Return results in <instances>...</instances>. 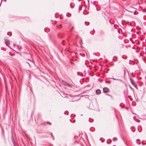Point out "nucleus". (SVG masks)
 <instances>
[{
    "instance_id": "1",
    "label": "nucleus",
    "mask_w": 146,
    "mask_h": 146,
    "mask_svg": "<svg viewBox=\"0 0 146 146\" xmlns=\"http://www.w3.org/2000/svg\"><path fill=\"white\" fill-rule=\"evenodd\" d=\"M103 91L104 93H107L109 92V90L107 88H104L103 89Z\"/></svg>"
},
{
    "instance_id": "16",
    "label": "nucleus",
    "mask_w": 146,
    "mask_h": 146,
    "mask_svg": "<svg viewBox=\"0 0 146 146\" xmlns=\"http://www.w3.org/2000/svg\"><path fill=\"white\" fill-rule=\"evenodd\" d=\"M86 23H87L86 22H85V25H88V24H86Z\"/></svg>"
},
{
    "instance_id": "20",
    "label": "nucleus",
    "mask_w": 146,
    "mask_h": 146,
    "mask_svg": "<svg viewBox=\"0 0 146 146\" xmlns=\"http://www.w3.org/2000/svg\"><path fill=\"white\" fill-rule=\"evenodd\" d=\"M111 98H113V97L112 96H111Z\"/></svg>"
},
{
    "instance_id": "18",
    "label": "nucleus",
    "mask_w": 146,
    "mask_h": 146,
    "mask_svg": "<svg viewBox=\"0 0 146 146\" xmlns=\"http://www.w3.org/2000/svg\"><path fill=\"white\" fill-rule=\"evenodd\" d=\"M108 96H109L110 97H111V96H111V95H110V94H108Z\"/></svg>"
},
{
    "instance_id": "4",
    "label": "nucleus",
    "mask_w": 146,
    "mask_h": 146,
    "mask_svg": "<svg viewBox=\"0 0 146 146\" xmlns=\"http://www.w3.org/2000/svg\"><path fill=\"white\" fill-rule=\"evenodd\" d=\"M5 43L7 45H8L10 44V42L9 40L5 39Z\"/></svg>"
},
{
    "instance_id": "15",
    "label": "nucleus",
    "mask_w": 146,
    "mask_h": 146,
    "mask_svg": "<svg viewBox=\"0 0 146 146\" xmlns=\"http://www.w3.org/2000/svg\"><path fill=\"white\" fill-rule=\"evenodd\" d=\"M136 143L138 144V141H137V140L136 141Z\"/></svg>"
},
{
    "instance_id": "22",
    "label": "nucleus",
    "mask_w": 146,
    "mask_h": 146,
    "mask_svg": "<svg viewBox=\"0 0 146 146\" xmlns=\"http://www.w3.org/2000/svg\"><path fill=\"white\" fill-rule=\"evenodd\" d=\"M28 63V64H29V65L30 66V64H29V63Z\"/></svg>"
},
{
    "instance_id": "5",
    "label": "nucleus",
    "mask_w": 146,
    "mask_h": 146,
    "mask_svg": "<svg viewBox=\"0 0 146 146\" xmlns=\"http://www.w3.org/2000/svg\"><path fill=\"white\" fill-rule=\"evenodd\" d=\"M100 93V90L99 89L97 90L96 91V93L97 94H99Z\"/></svg>"
},
{
    "instance_id": "26",
    "label": "nucleus",
    "mask_w": 146,
    "mask_h": 146,
    "mask_svg": "<svg viewBox=\"0 0 146 146\" xmlns=\"http://www.w3.org/2000/svg\"><path fill=\"white\" fill-rule=\"evenodd\" d=\"M113 146H115V145H113Z\"/></svg>"
},
{
    "instance_id": "24",
    "label": "nucleus",
    "mask_w": 146,
    "mask_h": 146,
    "mask_svg": "<svg viewBox=\"0 0 146 146\" xmlns=\"http://www.w3.org/2000/svg\"><path fill=\"white\" fill-rule=\"evenodd\" d=\"M145 78L146 79V76L145 77Z\"/></svg>"
},
{
    "instance_id": "14",
    "label": "nucleus",
    "mask_w": 146,
    "mask_h": 146,
    "mask_svg": "<svg viewBox=\"0 0 146 146\" xmlns=\"http://www.w3.org/2000/svg\"><path fill=\"white\" fill-rule=\"evenodd\" d=\"M47 123L50 125H51V123L49 122H47Z\"/></svg>"
},
{
    "instance_id": "6",
    "label": "nucleus",
    "mask_w": 146,
    "mask_h": 146,
    "mask_svg": "<svg viewBox=\"0 0 146 146\" xmlns=\"http://www.w3.org/2000/svg\"><path fill=\"white\" fill-rule=\"evenodd\" d=\"M7 35H9L10 36H11L12 35V34L11 33H9V32H8L7 33Z\"/></svg>"
},
{
    "instance_id": "9",
    "label": "nucleus",
    "mask_w": 146,
    "mask_h": 146,
    "mask_svg": "<svg viewBox=\"0 0 146 146\" xmlns=\"http://www.w3.org/2000/svg\"><path fill=\"white\" fill-rule=\"evenodd\" d=\"M81 8H82V6H81V5L79 7V10H80Z\"/></svg>"
},
{
    "instance_id": "19",
    "label": "nucleus",
    "mask_w": 146,
    "mask_h": 146,
    "mask_svg": "<svg viewBox=\"0 0 146 146\" xmlns=\"http://www.w3.org/2000/svg\"><path fill=\"white\" fill-rule=\"evenodd\" d=\"M108 96H109L110 97H111V96H111V95H110V94H108Z\"/></svg>"
},
{
    "instance_id": "13",
    "label": "nucleus",
    "mask_w": 146,
    "mask_h": 146,
    "mask_svg": "<svg viewBox=\"0 0 146 146\" xmlns=\"http://www.w3.org/2000/svg\"><path fill=\"white\" fill-rule=\"evenodd\" d=\"M60 27H58V28H60H60H61V25H60Z\"/></svg>"
},
{
    "instance_id": "12",
    "label": "nucleus",
    "mask_w": 146,
    "mask_h": 146,
    "mask_svg": "<svg viewBox=\"0 0 146 146\" xmlns=\"http://www.w3.org/2000/svg\"><path fill=\"white\" fill-rule=\"evenodd\" d=\"M72 3H70V7H71V8H73V7H72Z\"/></svg>"
},
{
    "instance_id": "11",
    "label": "nucleus",
    "mask_w": 146,
    "mask_h": 146,
    "mask_svg": "<svg viewBox=\"0 0 146 146\" xmlns=\"http://www.w3.org/2000/svg\"><path fill=\"white\" fill-rule=\"evenodd\" d=\"M106 83H110V81H106Z\"/></svg>"
},
{
    "instance_id": "21",
    "label": "nucleus",
    "mask_w": 146,
    "mask_h": 146,
    "mask_svg": "<svg viewBox=\"0 0 146 146\" xmlns=\"http://www.w3.org/2000/svg\"><path fill=\"white\" fill-rule=\"evenodd\" d=\"M96 10H97V11H98V9L97 8H96Z\"/></svg>"
},
{
    "instance_id": "2",
    "label": "nucleus",
    "mask_w": 146,
    "mask_h": 146,
    "mask_svg": "<svg viewBox=\"0 0 146 146\" xmlns=\"http://www.w3.org/2000/svg\"><path fill=\"white\" fill-rule=\"evenodd\" d=\"M131 80V82L133 85L136 88H137V86L136 84L133 81H132L131 79H130Z\"/></svg>"
},
{
    "instance_id": "8",
    "label": "nucleus",
    "mask_w": 146,
    "mask_h": 146,
    "mask_svg": "<svg viewBox=\"0 0 146 146\" xmlns=\"http://www.w3.org/2000/svg\"><path fill=\"white\" fill-rule=\"evenodd\" d=\"M79 74V72H77V74L79 76H82V74Z\"/></svg>"
},
{
    "instance_id": "3",
    "label": "nucleus",
    "mask_w": 146,
    "mask_h": 146,
    "mask_svg": "<svg viewBox=\"0 0 146 146\" xmlns=\"http://www.w3.org/2000/svg\"><path fill=\"white\" fill-rule=\"evenodd\" d=\"M62 83L64 85V86H70V85L69 84L64 81H62Z\"/></svg>"
},
{
    "instance_id": "25",
    "label": "nucleus",
    "mask_w": 146,
    "mask_h": 146,
    "mask_svg": "<svg viewBox=\"0 0 146 146\" xmlns=\"http://www.w3.org/2000/svg\"><path fill=\"white\" fill-rule=\"evenodd\" d=\"M142 144H143V142H142Z\"/></svg>"
},
{
    "instance_id": "23",
    "label": "nucleus",
    "mask_w": 146,
    "mask_h": 146,
    "mask_svg": "<svg viewBox=\"0 0 146 146\" xmlns=\"http://www.w3.org/2000/svg\"><path fill=\"white\" fill-rule=\"evenodd\" d=\"M114 139H117V138H113V140H114Z\"/></svg>"
},
{
    "instance_id": "10",
    "label": "nucleus",
    "mask_w": 146,
    "mask_h": 146,
    "mask_svg": "<svg viewBox=\"0 0 146 146\" xmlns=\"http://www.w3.org/2000/svg\"><path fill=\"white\" fill-rule=\"evenodd\" d=\"M51 135L52 136V137H53V140H54V136H53V135H52V133H51Z\"/></svg>"
},
{
    "instance_id": "17",
    "label": "nucleus",
    "mask_w": 146,
    "mask_h": 146,
    "mask_svg": "<svg viewBox=\"0 0 146 146\" xmlns=\"http://www.w3.org/2000/svg\"><path fill=\"white\" fill-rule=\"evenodd\" d=\"M108 96H109L110 97H111V96H111V95H110V94H108Z\"/></svg>"
},
{
    "instance_id": "7",
    "label": "nucleus",
    "mask_w": 146,
    "mask_h": 146,
    "mask_svg": "<svg viewBox=\"0 0 146 146\" xmlns=\"http://www.w3.org/2000/svg\"><path fill=\"white\" fill-rule=\"evenodd\" d=\"M112 79H113V80H118V81H119V80H121L120 79H115V78H112Z\"/></svg>"
}]
</instances>
